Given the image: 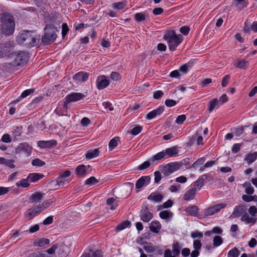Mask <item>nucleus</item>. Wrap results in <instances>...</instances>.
Instances as JSON below:
<instances>
[{"label": "nucleus", "mask_w": 257, "mask_h": 257, "mask_svg": "<svg viewBox=\"0 0 257 257\" xmlns=\"http://www.w3.org/2000/svg\"><path fill=\"white\" fill-rule=\"evenodd\" d=\"M217 103L218 100L217 98H214L212 99L211 101H210L208 105V111L210 112H212L214 108L215 107V106L217 105Z\"/></svg>", "instance_id": "nucleus-40"}, {"label": "nucleus", "mask_w": 257, "mask_h": 257, "mask_svg": "<svg viewBox=\"0 0 257 257\" xmlns=\"http://www.w3.org/2000/svg\"><path fill=\"white\" fill-rule=\"evenodd\" d=\"M241 146V144H235L233 145L231 151L233 153H237L239 152Z\"/></svg>", "instance_id": "nucleus-60"}, {"label": "nucleus", "mask_w": 257, "mask_h": 257, "mask_svg": "<svg viewBox=\"0 0 257 257\" xmlns=\"http://www.w3.org/2000/svg\"><path fill=\"white\" fill-rule=\"evenodd\" d=\"M17 151L20 153H23L29 156L31 153V147L27 143L21 144L18 147Z\"/></svg>", "instance_id": "nucleus-15"}, {"label": "nucleus", "mask_w": 257, "mask_h": 257, "mask_svg": "<svg viewBox=\"0 0 257 257\" xmlns=\"http://www.w3.org/2000/svg\"><path fill=\"white\" fill-rule=\"evenodd\" d=\"M182 162L170 163L161 168L160 170L165 175L169 176L174 172L180 169L183 166Z\"/></svg>", "instance_id": "nucleus-5"}, {"label": "nucleus", "mask_w": 257, "mask_h": 257, "mask_svg": "<svg viewBox=\"0 0 257 257\" xmlns=\"http://www.w3.org/2000/svg\"><path fill=\"white\" fill-rule=\"evenodd\" d=\"M85 96L84 94L81 93H71L66 97V100L64 103V106L66 107L67 105L71 102L78 101Z\"/></svg>", "instance_id": "nucleus-8"}, {"label": "nucleus", "mask_w": 257, "mask_h": 257, "mask_svg": "<svg viewBox=\"0 0 257 257\" xmlns=\"http://www.w3.org/2000/svg\"><path fill=\"white\" fill-rule=\"evenodd\" d=\"M44 195V194L41 192H35L34 193L32 194V195L31 196L30 200L32 202H39L42 199Z\"/></svg>", "instance_id": "nucleus-29"}, {"label": "nucleus", "mask_w": 257, "mask_h": 257, "mask_svg": "<svg viewBox=\"0 0 257 257\" xmlns=\"http://www.w3.org/2000/svg\"><path fill=\"white\" fill-rule=\"evenodd\" d=\"M17 42L19 44H23L28 48L37 45L39 41L34 31H24L17 37Z\"/></svg>", "instance_id": "nucleus-1"}, {"label": "nucleus", "mask_w": 257, "mask_h": 257, "mask_svg": "<svg viewBox=\"0 0 257 257\" xmlns=\"http://www.w3.org/2000/svg\"><path fill=\"white\" fill-rule=\"evenodd\" d=\"M240 220L244 222L246 224H254L256 222L257 218L250 217L246 211L245 213L241 216Z\"/></svg>", "instance_id": "nucleus-22"}, {"label": "nucleus", "mask_w": 257, "mask_h": 257, "mask_svg": "<svg viewBox=\"0 0 257 257\" xmlns=\"http://www.w3.org/2000/svg\"><path fill=\"white\" fill-rule=\"evenodd\" d=\"M32 164L34 166L42 167L45 165V163L40 159L37 158L32 161Z\"/></svg>", "instance_id": "nucleus-47"}, {"label": "nucleus", "mask_w": 257, "mask_h": 257, "mask_svg": "<svg viewBox=\"0 0 257 257\" xmlns=\"http://www.w3.org/2000/svg\"><path fill=\"white\" fill-rule=\"evenodd\" d=\"M229 79H230L229 75H227L223 77V78L222 80V82H221V85L223 87H224L227 86V85L228 84V83L229 82Z\"/></svg>", "instance_id": "nucleus-61"}, {"label": "nucleus", "mask_w": 257, "mask_h": 257, "mask_svg": "<svg viewBox=\"0 0 257 257\" xmlns=\"http://www.w3.org/2000/svg\"><path fill=\"white\" fill-rule=\"evenodd\" d=\"M186 118V115L184 114L179 115L176 119V123L179 124H181L184 122Z\"/></svg>", "instance_id": "nucleus-54"}, {"label": "nucleus", "mask_w": 257, "mask_h": 257, "mask_svg": "<svg viewBox=\"0 0 257 257\" xmlns=\"http://www.w3.org/2000/svg\"><path fill=\"white\" fill-rule=\"evenodd\" d=\"M50 203L48 201L46 200L44 201L41 204H39L37 205L40 209H41V211L47 208L50 205Z\"/></svg>", "instance_id": "nucleus-52"}, {"label": "nucleus", "mask_w": 257, "mask_h": 257, "mask_svg": "<svg viewBox=\"0 0 257 257\" xmlns=\"http://www.w3.org/2000/svg\"><path fill=\"white\" fill-rule=\"evenodd\" d=\"M151 180V178L149 176H142L136 182V187L137 189H141L145 185H148Z\"/></svg>", "instance_id": "nucleus-16"}, {"label": "nucleus", "mask_w": 257, "mask_h": 257, "mask_svg": "<svg viewBox=\"0 0 257 257\" xmlns=\"http://www.w3.org/2000/svg\"><path fill=\"white\" fill-rule=\"evenodd\" d=\"M150 166V163L149 161H145L143 164H142L141 165H140L138 167L139 169L140 170H143L145 169H147L149 168Z\"/></svg>", "instance_id": "nucleus-59"}, {"label": "nucleus", "mask_w": 257, "mask_h": 257, "mask_svg": "<svg viewBox=\"0 0 257 257\" xmlns=\"http://www.w3.org/2000/svg\"><path fill=\"white\" fill-rule=\"evenodd\" d=\"M35 244L39 247H45L46 245L50 243L49 239L42 238L38 239L35 241Z\"/></svg>", "instance_id": "nucleus-32"}, {"label": "nucleus", "mask_w": 257, "mask_h": 257, "mask_svg": "<svg viewBox=\"0 0 257 257\" xmlns=\"http://www.w3.org/2000/svg\"><path fill=\"white\" fill-rule=\"evenodd\" d=\"M248 4V2L247 0H233L232 2V5L240 11L246 8Z\"/></svg>", "instance_id": "nucleus-21"}, {"label": "nucleus", "mask_w": 257, "mask_h": 257, "mask_svg": "<svg viewBox=\"0 0 257 257\" xmlns=\"http://www.w3.org/2000/svg\"><path fill=\"white\" fill-rule=\"evenodd\" d=\"M173 204V201L169 199L164 202L163 205L159 206V209L163 208H168L172 206Z\"/></svg>", "instance_id": "nucleus-49"}, {"label": "nucleus", "mask_w": 257, "mask_h": 257, "mask_svg": "<svg viewBox=\"0 0 257 257\" xmlns=\"http://www.w3.org/2000/svg\"><path fill=\"white\" fill-rule=\"evenodd\" d=\"M130 221L125 220L118 224L115 228L116 231H120L126 228L130 225Z\"/></svg>", "instance_id": "nucleus-37"}, {"label": "nucleus", "mask_w": 257, "mask_h": 257, "mask_svg": "<svg viewBox=\"0 0 257 257\" xmlns=\"http://www.w3.org/2000/svg\"><path fill=\"white\" fill-rule=\"evenodd\" d=\"M182 248L181 244L176 241L172 244V250L166 249L164 251V257H177L180 253Z\"/></svg>", "instance_id": "nucleus-6"}, {"label": "nucleus", "mask_w": 257, "mask_h": 257, "mask_svg": "<svg viewBox=\"0 0 257 257\" xmlns=\"http://www.w3.org/2000/svg\"><path fill=\"white\" fill-rule=\"evenodd\" d=\"M161 228V225L158 221H153L150 224V229L153 232L157 233Z\"/></svg>", "instance_id": "nucleus-27"}, {"label": "nucleus", "mask_w": 257, "mask_h": 257, "mask_svg": "<svg viewBox=\"0 0 257 257\" xmlns=\"http://www.w3.org/2000/svg\"><path fill=\"white\" fill-rule=\"evenodd\" d=\"M240 251L236 247H234L228 251L227 257H238Z\"/></svg>", "instance_id": "nucleus-39"}, {"label": "nucleus", "mask_w": 257, "mask_h": 257, "mask_svg": "<svg viewBox=\"0 0 257 257\" xmlns=\"http://www.w3.org/2000/svg\"><path fill=\"white\" fill-rule=\"evenodd\" d=\"M223 243V239L220 236L216 235L213 238V245L215 247H217Z\"/></svg>", "instance_id": "nucleus-41"}, {"label": "nucleus", "mask_w": 257, "mask_h": 257, "mask_svg": "<svg viewBox=\"0 0 257 257\" xmlns=\"http://www.w3.org/2000/svg\"><path fill=\"white\" fill-rule=\"evenodd\" d=\"M112 6L114 9L119 10L122 9L126 6V4L124 2H120L113 3Z\"/></svg>", "instance_id": "nucleus-44"}, {"label": "nucleus", "mask_w": 257, "mask_h": 257, "mask_svg": "<svg viewBox=\"0 0 257 257\" xmlns=\"http://www.w3.org/2000/svg\"><path fill=\"white\" fill-rule=\"evenodd\" d=\"M45 33L42 38V41L45 45L53 43L57 38L56 32L58 31L53 24H48L45 27Z\"/></svg>", "instance_id": "nucleus-4"}, {"label": "nucleus", "mask_w": 257, "mask_h": 257, "mask_svg": "<svg viewBox=\"0 0 257 257\" xmlns=\"http://www.w3.org/2000/svg\"><path fill=\"white\" fill-rule=\"evenodd\" d=\"M41 212V209H40L38 206H36L28 210L26 217L28 218L29 220H31L36 215L40 214Z\"/></svg>", "instance_id": "nucleus-18"}, {"label": "nucleus", "mask_w": 257, "mask_h": 257, "mask_svg": "<svg viewBox=\"0 0 257 257\" xmlns=\"http://www.w3.org/2000/svg\"><path fill=\"white\" fill-rule=\"evenodd\" d=\"M109 84V81L105 78L104 75L99 76L96 80L97 88L98 89H103Z\"/></svg>", "instance_id": "nucleus-14"}, {"label": "nucleus", "mask_w": 257, "mask_h": 257, "mask_svg": "<svg viewBox=\"0 0 257 257\" xmlns=\"http://www.w3.org/2000/svg\"><path fill=\"white\" fill-rule=\"evenodd\" d=\"M44 177L43 174L38 173H30L28 176V180L31 182H36L40 179H42Z\"/></svg>", "instance_id": "nucleus-23"}, {"label": "nucleus", "mask_w": 257, "mask_h": 257, "mask_svg": "<svg viewBox=\"0 0 257 257\" xmlns=\"http://www.w3.org/2000/svg\"><path fill=\"white\" fill-rule=\"evenodd\" d=\"M178 148L176 146L166 149L164 151L165 157L167 158H172L177 156L178 154Z\"/></svg>", "instance_id": "nucleus-20"}, {"label": "nucleus", "mask_w": 257, "mask_h": 257, "mask_svg": "<svg viewBox=\"0 0 257 257\" xmlns=\"http://www.w3.org/2000/svg\"><path fill=\"white\" fill-rule=\"evenodd\" d=\"M248 63V61L246 60H240L237 61L234 65L237 68L244 69H246Z\"/></svg>", "instance_id": "nucleus-36"}, {"label": "nucleus", "mask_w": 257, "mask_h": 257, "mask_svg": "<svg viewBox=\"0 0 257 257\" xmlns=\"http://www.w3.org/2000/svg\"><path fill=\"white\" fill-rule=\"evenodd\" d=\"M166 157L164 151L160 152L154 156H153L151 159L150 161L154 162L156 160H160Z\"/></svg>", "instance_id": "nucleus-38"}, {"label": "nucleus", "mask_w": 257, "mask_h": 257, "mask_svg": "<svg viewBox=\"0 0 257 257\" xmlns=\"http://www.w3.org/2000/svg\"><path fill=\"white\" fill-rule=\"evenodd\" d=\"M135 19L138 22H140L145 20L146 15L142 13H138L135 14Z\"/></svg>", "instance_id": "nucleus-45"}, {"label": "nucleus", "mask_w": 257, "mask_h": 257, "mask_svg": "<svg viewBox=\"0 0 257 257\" xmlns=\"http://www.w3.org/2000/svg\"><path fill=\"white\" fill-rule=\"evenodd\" d=\"M99 154V150L98 149H95L94 150L88 151L86 154L85 156L87 159H91L98 156Z\"/></svg>", "instance_id": "nucleus-33"}, {"label": "nucleus", "mask_w": 257, "mask_h": 257, "mask_svg": "<svg viewBox=\"0 0 257 257\" xmlns=\"http://www.w3.org/2000/svg\"><path fill=\"white\" fill-rule=\"evenodd\" d=\"M163 198V196L161 194L155 192L151 193L148 197V199L155 202H161Z\"/></svg>", "instance_id": "nucleus-30"}, {"label": "nucleus", "mask_w": 257, "mask_h": 257, "mask_svg": "<svg viewBox=\"0 0 257 257\" xmlns=\"http://www.w3.org/2000/svg\"><path fill=\"white\" fill-rule=\"evenodd\" d=\"M164 95V93L161 90L156 91L153 93V97L155 99H159L161 98Z\"/></svg>", "instance_id": "nucleus-62"}, {"label": "nucleus", "mask_w": 257, "mask_h": 257, "mask_svg": "<svg viewBox=\"0 0 257 257\" xmlns=\"http://www.w3.org/2000/svg\"><path fill=\"white\" fill-rule=\"evenodd\" d=\"M160 217L162 219H167L172 215V213L168 210L161 211L159 213Z\"/></svg>", "instance_id": "nucleus-43"}, {"label": "nucleus", "mask_w": 257, "mask_h": 257, "mask_svg": "<svg viewBox=\"0 0 257 257\" xmlns=\"http://www.w3.org/2000/svg\"><path fill=\"white\" fill-rule=\"evenodd\" d=\"M15 23L13 16L10 14H3L1 17V29L3 34L8 36L13 34Z\"/></svg>", "instance_id": "nucleus-2"}, {"label": "nucleus", "mask_w": 257, "mask_h": 257, "mask_svg": "<svg viewBox=\"0 0 257 257\" xmlns=\"http://www.w3.org/2000/svg\"><path fill=\"white\" fill-rule=\"evenodd\" d=\"M155 175V182L156 183H159L162 178L161 174L160 171H156L154 173Z\"/></svg>", "instance_id": "nucleus-63"}, {"label": "nucleus", "mask_w": 257, "mask_h": 257, "mask_svg": "<svg viewBox=\"0 0 257 257\" xmlns=\"http://www.w3.org/2000/svg\"><path fill=\"white\" fill-rule=\"evenodd\" d=\"M205 162L204 158L202 157L198 159L196 161H195L190 167V168H197L199 166L203 164Z\"/></svg>", "instance_id": "nucleus-46"}, {"label": "nucleus", "mask_w": 257, "mask_h": 257, "mask_svg": "<svg viewBox=\"0 0 257 257\" xmlns=\"http://www.w3.org/2000/svg\"><path fill=\"white\" fill-rule=\"evenodd\" d=\"M153 214L149 212L147 206H144L141 210L140 217L144 222H149L153 218Z\"/></svg>", "instance_id": "nucleus-11"}, {"label": "nucleus", "mask_w": 257, "mask_h": 257, "mask_svg": "<svg viewBox=\"0 0 257 257\" xmlns=\"http://www.w3.org/2000/svg\"><path fill=\"white\" fill-rule=\"evenodd\" d=\"M28 177L26 179H22L20 181L16 183V185L17 187L27 188L30 185Z\"/></svg>", "instance_id": "nucleus-34"}, {"label": "nucleus", "mask_w": 257, "mask_h": 257, "mask_svg": "<svg viewBox=\"0 0 257 257\" xmlns=\"http://www.w3.org/2000/svg\"><path fill=\"white\" fill-rule=\"evenodd\" d=\"M164 39L168 44L170 51H175L177 46L183 40V37L181 34L177 35L174 31H169L164 36Z\"/></svg>", "instance_id": "nucleus-3"}, {"label": "nucleus", "mask_w": 257, "mask_h": 257, "mask_svg": "<svg viewBox=\"0 0 257 257\" xmlns=\"http://www.w3.org/2000/svg\"><path fill=\"white\" fill-rule=\"evenodd\" d=\"M106 204L107 205L110 206L111 210H114L117 206V200L114 198H109L106 200Z\"/></svg>", "instance_id": "nucleus-35"}, {"label": "nucleus", "mask_w": 257, "mask_h": 257, "mask_svg": "<svg viewBox=\"0 0 257 257\" xmlns=\"http://www.w3.org/2000/svg\"><path fill=\"white\" fill-rule=\"evenodd\" d=\"M34 91V89H27V90L24 91L22 93V94L21 95V98H25V97L28 96V95H30L32 93H33Z\"/></svg>", "instance_id": "nucleus-55"}, {"label": "nucleus", "mask_w": 257, "mask_h": 257, "mask_svg": "<svg viewBox=\"0 0 257 257\" xmlns=\"http://www.w3.org/2000/svg\"><path fill=\"white\" fill-rule=\"evenodd\" d=\"M57 142L52 140L49 141H40L38 142V146L41 148H52L55 146Z\"/></svg>", "instance_id": "nucleus-19"}, {"label": "nucleus", "mask_w": 257, "mask_h": 257, "mask_svg": "<svg viewBox=\"0 0 257 257\" xmlns=\"http://www.w3.org/2000/svg\"><path fill=\"white\" fill-rule=\"evenodd\" d=\"M196 189L192 188L187 191L184 195V199L188 201L193 199L196 194Z\"/></svg>", "instance_id": "nucleus-26"}, {"label": "nucleus", "mask_w": 257, "mask_h": 257, "mask_svg": "<svg viewBox=\"0 0 257 257\" xmlns=\"http://www.w3.org/2000/svg\"><path fill=\"white\" fill-rule=\"evenodd\" d=\"M119 138L118 137H115L113 139H112L109 143L108 146L109 148L112 150L115 147H116L118 144L117 142Z\"/></svg>", "instance_id": "nucleus-42"}, {"label": "nucleus", "mask_w": 257, "mask_h": 257, "mask_svg": "<svg viewBox=\"0 0 257 257\" xmlns=\"http://www.w3.org/2000/svg\"><path fill=\"white\" fill-rule=\"evenodd\" d=\"M257 159V152L247 154L245 155L244 161H246L248 165L254 162Z\"/></svg>", "instance_id": "nucleus-28"}, {"label": "nucleus", "mask_w": 257, "mask_h": 257, "mask_svg": "<svg viewBox=\"0 0 257 257\" xmlns=\"http://www.w3.org/2000/svg\"><path fill=\"white\" fill-rule=\"evenodd\" d=\"M164 110V106H160L156 109L150 112L146 116L147 119L150 120L154 118L158 115H160Z\"/></svg>", "instance_id": "nucleus-17"}, {"label": "nucleus", "mask_w": 257, "mask_h": 257, "mask_svg": "<svg viewBox=\"0 0 257 257\" xmlns=\"http://www.w3.org/2000/svg\"><path fill=\"white\" fill-rule=\"evenodd\" d=\"M89 74L84 71H80L76 73L73 76V79L78 82H85L87 80Z\"/></svg>", "instance_id": "nucleus-13"}, {"label": "nucleus", "mask_w": 257, "mask_h": 257, "mask_svg": "<svg viewBox=\"0 0 257 257\" xmlns=\"http://www.w3.org/2000/svg\"><path fill=\"white\" fill-rule=\"evenodd\" d=\"M226 206V204L225 203L216 204L205 209L204 211V214L206 216L212 215L218 212L221 209L225 208Z\"/></svg>", "instance_id": "nucleus-10"}, {"label": "nucleus", "mask_w": 257, "mask_h": 257, "mask_svg": "<svg viewBox=\"0 0 257 257\" xmlns=\"http://www.w3.org/2000/svg\"><path fill=\"white\" fill-rule=\"evenodd\" d=\"M143 127L142 126L138 125L134 127L131 130V134L134 136H136L140 134L142 131Z\"/></svg>", "instance_id": "nucleus-51"}, {"label": "nucleus", "mask_w": 257, "mask_h": 257, "mask_svg": "<svg viewBox=\"0 0 257 257\" xmlns=\"http://www.w3.org/2000/svg\"><path fill=\"white\" fill-rule=\"evenodd\" d=\"M203 176H204V175L201 176L197 181L195 182V184L196 186L199 189L204 184V179L203 178Z\"/></svg>", "instance_id": "nucleus-50"}, {"label": "nucleus", "mask_w": 257, "mask_h": 257, "mask_svg": "<svg viewBox=\"0 0 257 257\" xmlns=\"http://www.w3.org/2000/svg\"><path fill=\"white\" fill-rule=\"evenodd\" d=\"M14 160H9V159H5L4 165H5L6 166L10 167L11 168H15L16 166L14 164Z\"/></svg>", "instance_id": "nucleus-53"}, {"label": "nucleus", "mask_w": 257, "mask_h": 257, "mask_svg": "<svg viewBox=\"0 0 257 257\" xmlns=\"http://www.w3.org/2000/svg\"><path fill=\"white\" fill-rule=\"evenodd\" d=\"M69 31V28L66 23H64L62 25V35L63 38H64L67 34Z\"/></svg>", "instance_id": "nucleus-58"}, {"label": "nucleus", "mask_w": 257, "mask_h": 257, "mask_svg": "<svg viewBox=\"0 0 257 257\" xmlns=\"http://www.w3.org/2000/svg\"><path fill=\"white\" fill-rule=\"evenodd\" d=\"M198 208L197 206L192 205L186 208V212L190 215L196 216L197 215Z\"/></svg>", "instance_id": "nucleus-31"}, {"label": "nucleus", "mask_w": 257, "mask_h": 257, "mask_svg": "<svg viewBox=\"0 0 257 257\" xmlns=\"http://www.w3.org/2000/svg\"><path fill=\"white\" fill-rule=\"evenodd\" d=\"M246 211V208L244 205H240L236 206L233 209L230 217L232 218L238 217L243 215Z\"/></svg>", "instance_id": "nucleus-12"}, {"label": "nucleus", "mask_w": 257, "mask_h": 257, "mask_svg": "<svg viewBox=\"0 0 257 257\" xmlns=\"http://www.w3.org/2000/svg\"><path fill=\"white\" fill-rule=\"evenodd\" d=\"M71 175V172L69 170H66L62 173L57 179V185L59 186H63L68 184L71 179L69 178Z\"/></svg>", "instance_id": "nucleus-7"}, {"label": "nucleus", "mask_w": 257, "mask_h": 257, "mask_svg": "<svg viewBox=\"0 0 257 257\" xmlns=\"http://www.w3.org/2000/svg\"><path fill=\"white\" fill-rule=\"evenodd\" d=\"M193 245L195 249L199 250L202 247V243L199 240L196 239L194 240Z\"/></svg>", "instance_id": "nucleus-56"}, {"label": "nucleus", "mask_w": 257, "mask_h": 257, "mask_svg": "<svg viewBox=\"0 0 257 257\" xmlns=\"http://www.w3.org/2000/svg\"><path fill=\"white\" fill-rule=\"evenodd\" d=\"M98 182V180L95 178L94 177H91L87 179L85 182V184L86 185H92L94 184H96Z\"/></svg>", "instance_id": "nucleus-48"}, {"label": "nucleus", "mask_w": 257, "mask_h": 257, "mask_svg": "<svg viewBox=\"0 0 257 257\" xmlns=\"http://www.w3.org/2000/svg\"><path fill=\"white\" fill-rule=\"evenodd\" d=\"M111 78L113 80L118 81L121 79V75L116 72H112L111 73Z\"/></svg>", "instance_id": "nucleus-57"}, {"label": "nucleus", "mask_w": 257, "mask_h": 257, "mask_svg": "<svg viewBox=\"0 0 257 257\" xmlns=\"http://www.w3.org/2000/svg\"><path fill=\"white\" fill-rule=\"evenodd\" d=\"M28 60V54L27 52H21L16 55L15 63L17 65H21L26 63Z\"/></svg>", "instance_id": "nucleus-9"}, {"label": "nucleus", "mask_w": 257, "mask_h": 257, "mask_svg": "<svg viewBox=\"0 0 257 257\" xmlns=\"http://www.w3.org/2000/svg\"><path fill=\"white\" fill-rule=\"evenodd\" d=\"M10 48L9 44L7 43L1 44L0 45V57H6L10 52Z\"/></svg>", "instance_id": "nucleus-25"}, {"label": "nucleus", "mask_w": 257, "mask_h": 257, "mask_svg": "<svg viewBox=\"0 0 257 257\" xmlns=\"http://www.w3.org/2000/svg\"><path fill=\"white\" fill-rule=\"evenodd\" d=\"M190 31V28L188 26H183L180 29V32L184 35H187Z\"/></svg>", "instance_id": "nucleus-64"}, {"label": "nucleus", "mask_w": 257, "mask_h": 257, "mask_svg": "<svg viewBox=\"0 0 257 257\" xmlns=\"http://www.w3.org/2000/svg\"><path fill=\"white\" fill-rule=\"evenodd\" d=\"M87 170L86 166L80 165L76 167L75 172L78 177H83L86 175Z\"/></svg>", "instance_id": "nucleus-24"}]
</instances>
